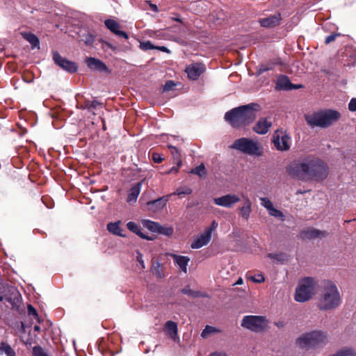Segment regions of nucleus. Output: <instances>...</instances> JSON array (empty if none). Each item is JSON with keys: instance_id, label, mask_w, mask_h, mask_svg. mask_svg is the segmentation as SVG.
Returning <instances> with one entry per match:
<instances>
[{"instance_id": "nucleus-1", "label": "nucleus", "mask_w": 356, "mask_h": 356, "mask_svg": "<svg viewBox=\"0 0 356 356\" xmlns=\"http://www.w3.org/2000/svg\"><path fill=\"white\" fill-rule=\"evenodd\" d=\"M341 303V298L337 285L327 282L318 296L317 307L321 311H330L337 308Z\"/></svg>"}, {"instance_id": "nucleus-2", "label": "nucleus", "mask_w": 356, "mask_h": 356, "mask_svg": "<svg viewBox=\"0 0 356 356\" xmlns=\"http://www.w3.org/2000/svg\"><path fill=\"white\" fill-rule=\"evenodd\" d=\"M256 118V111L250 106H242L226 113L225 118L232 127L238 128L246 126Z\"/></svg>"}, {"instance_id": "nucleus-3", "label": "nucleus", "mask_w": 356, "mask_h": 356, "mask_svg": "<svg viewBox=\"0 0 356 356\" xmlns=\"http://www.w3.org/2000/svg\"><path fill=\"white\" fill-rule=\"evenodd\" d=\"M328 341L329 337L326 332L314 330L300 336L296 340V343L302 348H316L325 346Z\"/></svg>"}, {"instance_id": "nucleus-4", "label": "nucleus", "mask_w": 356, "mask_h": 356, "mask_svg": "<svg viewBox=\"0 0 356 356\" xmlns=\"http://www.w3.org/2000/svg\"><path fill=\"white\" fill-rule=\"evenodd\" d=\"M341 114L334 110H325L305 115L307 122L313 127H327L337 122Z\"/></svg>"}, {"instance_id": "nucleus-5", "label": "nucleus", "mask_w": 356, "mask_h": 356, "mask_svg": "<svg viewBox=\"0 0 356 356\" xmlns=\"http://www.w3.org/2000/svg\"><path fill=\"white\" fill-rule=\"evenodd\" d=\"M317 282L311 277L302 279L296 289L294 299L299 302H305L310 300L317 292Z\"/></svg>"}, {"instance_id": "nucleus-6", "label": "nucleus", "mask_w": 356, "mask_h": 356, "mask_svg": "<svg viewBox=\"0 0 356 356\" xmlns=\"http://www.w3.org/2000/svg\"><path fill=\"white\" fill-rule=\"evenodd\" d=\"M230 147L253 156L259 157L264 154L262 145L248 138H241L234 140Z\"/></svg>"}, {"instance_id": "nucleus-7", "label": "nucleus", "mask_w": 356, "mask_h": 356, "mask_svg": "<svg viewBox=\"0 0 356 356\" xmlns=\"http://www.w3.org/2000/svg\"><path fill=\"white\" fill-rule=\"evenodd\" d=\"M243 327L254 332H262L268 328V321L263 316H245L242 321Z\"/></svg>"}, {"instance_id": "nucleus-8", "label": "nucleus", "mask_w": 356, "mask_h": 356, "mask_svg": "<svg viewBox=\"0 0 356 356\" xmlns=\"http://www.w3.org/2000/svg\"><path fill=\"white\" fill-rule=\"evenodd\" d=\"M309 159L302 161H294L291 162L286 168V172L289 176L293 178L306 180L307 179Z\"/></svg>"}, {"instance_id": "nucleus-9", "label": "nucleus", "mask_w": 356, "mask_h": 356, "mask_svg": "<svg viewBox=\"0 0 356 356\" xmlns=\"http://www.w3.org/2000/svg\"><path fill=\"white\" fill-rule=\"evenodd\" d=\"M307 179H323L327 177V168L325 164L318 159H309Z\"/></svg>"}, {"instance_id": "nucleus-10", "label": "nucleus", "mask_w": 356, "mask_h": 356, "mask_svg": "<svg viewBox=\"0 0 356 356\" xmlns=\"http://www.w3.org/2000/svg\"><path fill=\"white\" fill-rule=\"evenodd\" d=\"M273 143L279 151H287L290 149L291 139L286 131L277 130L273 136Z\"/></svg>"}, {"instance_id": "nucleus-11", "label": "nucleus", "mask_w": 356, "mask_h": 356, "mask_svg": "<svg viewBox=\"0 0 356 356\" xmlns=\"http://www.w3.org/2000/svg\"><path fill=\"white\" fill-rule=\"evenodd\" d=\"M53 60L57 65L67 72L74 73L77 71L78 66L74 62L62 57L58 52L53 54Z\"/></svg>"}, {"instance_id": "nucleus-12", "label": "nucleus", "mask_w": 356, "mask_h": 356, "mask_svg": "<svg viewBox=\"0 0 356 356\" xmlns=\"http://www.w3.org/2000/svg\"><path fill=\"white\" fill-rule=\"evenodd\" d=\"M240 201V197L236 194H227L213 199L216 205L231 208Z\"/></svg>"}, {"instance_id": "nucleus-13", "label": "nucleus", "mask_w": 356, "mask_h": 356, "mask_svg": "<svg viewBox=\"0 0 356 356\" xmlns=\"http://www.w3.org/2000/svg\"><path fill=\"white\" fill-rule=\"evenodd\" d=\"M205 70V67L201 63H193L186 68V72L189 79L196 80Z\"/></svg>"}, {"instance_id": "nucleus-14", "label": "nucleus", "mask_w": 356, "mask_h": 356, "mask_svg": "<svg viewBox=\"0 0 356 356\" xmlns=\"http://www.w3.org/2000/svg\"><path fill=\"white\" fill-rule=\"evenodd\" d=\"M211 239V235L209 231H204L192 242L191 247L193 249H199L207 245Z\"/></svg>"}, {"instance_id": "nucleus-15", "label": "nucleus", "mask_w": 356, "mask_h": 356, "mask_svg": "<svg viewBox=\"0 0 356 356\" xmlns=\"http://www.w3.org/2000/svg\"><path fill=\"white\" fill-rule=\"evenodd\" d=\"M170 195L163 196L147 202L148 210L154 213L161 211L169 200Z\"/></svg>"}, {"instance_id": "nucleus-16", "label": "nucleus", "mask_w": 356, "mask_h": 356, "mask_svg": "<svg viewBox=\"0 0 356 356\" xmlns=\"http://www.w3.org/2000/svg\"><path fill=\"white\" fill-rule=\"evenodd\" d=\"M300 236L302 238H323L327 236L325 231L316 229L314 228H308L301 232Z\"/></svg>"}, {"instance_id": "nucleus-17", "label": "nucleus", "mask_w": 356, "mask_h": 356, "mask_svg": "<svg viewBox=\"0 0 356 356\" xmlns=\"http://www.w3.org/2000/svg\"><path fill=\"white\" fill-rule=\"evenodd\" d=\"M164 332L174 341H177L179 339L177 324L174 321H168L165 323Z\"/></svg>"}, {"instance_id": "nucleus-18", "label": "nucleus", "mask_w": 356, "mask_h": 356, "mask_svg": "<svg viewBox=\"0 0 356 356\" xmlns=\"http://www.w3.org/2000/svg\"><path fill=\"white\" fill-rule=\"evenodd\" d=\"M272 126V122L268 118H261L254 126L253 130L258 134H266Z\"/></svg>"}, {"instance_id": "nucleus-19", "label": "nucleus", "mask_w": 356, "mask_h": 356, "mask_svg": "<svg viewBox=\"0 0 356 356\" xmlns=\"http://www.w3.org/2000/svg\"><path fill=\"white\" fill-rule=\"evenodd\" d=\"M104 24L106 28L115 35L123 37L125 39L128 38V35L125 32L120 30V26L116 21L113 19H106Z\"/></svg>"}, {"instance_id": "nucleus-20", "label": "nucleus", "mask_w": 356, "mask_h": 356, "mask_svg": "<svg viewBox=\"0 0 356 356\" xmlns=\"http://www.w3.org/2000/svg\"><path fill=\"white\" fill-rule=\"evenodd\" d=\"M86 63L89 68L92 70L104 72L107 70L106 65L100 60L90 57L86 59Z\"/></svg>"}, {"instance_id": "nucleus-21", "label": "nucleus", "mask_w": 356, "mask_h": 356, "mask_svg": "<svg viewBox=\"0 0 356 356\" xmlns=\"http://www.w3.org/2000/svg\"><path fill=\"white\" fill-rule=\"evenodd\" d=\"M281 17L280 14L274 15L266 18H262L259 20L261 26L264 27L270 28L280 24Z\"/></svg>"}, {"instance_id": "nucleus-22", "label": "nucleus", "mask_w": 356, "mask_h": 356, "mask_svg": "<svg viewBox=\"0 0 356 356\" xmlns=\"http://www.w3.org/2000/svg\"><path fill=\"white\" fill-rule=\"evenodd\" d=\"M344 65L347 66H354L356 64V50L352 47L346 49Z\"/></svg>"}, {"instance_id": "nucleus-23", "label": "nucleus", "mask_w": 356, "mask_h": 356, "mask_svg": "<svg viewBox=\"0 0 356 356\" xmlns=\"http://www.w3.org/2000/svg\"><path fill=\"white\" fill-rule=\"evenodd\" d=\"M172 258L174 259L175 263L179 267V268L184 272L187 273V266L190 259L185 256L180 255H172Z\"/></svg>"}, {"instance_id": "nucleus-24", "label": "nucleus", "mask_w": 356, "mask_h": 356, "mask_svg": "<svg viewBox=\"0 0 356 356\" xmlns=\"http://www.w3.org/2000/svg\"><path fill=\"white\" fill-rule=\"evenodd\" d=\"M276 88L282 90H290L297 87L293 86L287 76H281L277 79Z\"/></svg>"}, {"instance_id": "nucleus-25", "label": "nucleus", "mask_w": 356, "mask_h": 356, "mask_svg": "<svg viewBox=\"0 0 356 356\" xmlns=\"http://www.w3.org/2000/svg\"><path fill=\"white\" fill-rule=\"evenodd\" d=\"M121 221H117L115 222H110L107 225L108 231L114 234L122 237H125L126 236L123 234L122 229L120 227Z\"/></svg>"}, {"instance_id": "nucleus-26", "label": "nucleus", "mask_w": 356, "mask_h": 356, "mask_svg": "<svg viewBox=\"0 0 356 356\" xmlns=\"http://www.w3.org/2000/svg\"><path fill=\"white\" fill-rule=\"evenodd\" d=\"M127 229L129 230H130L131 232L135 233L136 234H137L138 236H139L142 238H145V239H147L148 241H151V240L153 239V238L149 237V236L145 235V234H143L141 232L140 227L136 222H129L127 224Z\"/></svg>"}, {"instance_id": "nucleus-27", "label": "nucleus", "mask_w": 356, "mask_h": 356, "mask_svg": "<svg viewBox=\"0 0 356 356\" xmlns=\"http://www.w3.org/2000/svg\"><path fill=\"white\" fill-rule=\"evenodd\" d=\"M79 38L81 41H83L87 45H90L94 42V36L86 29L80 31Z\"/></svg>"}, {"instance_id": "nucleus-28", "label": "nucleus", "mask_w": 356, "mask_h": 356, "mask_svg": "<svg viewBox=\"0 0 356 356\" xmlns=\"http://www.w3.org/2000/svg\"><path fill=\"white\" fill-rule=\"evenodd\" d=\"M140 187H141V183H138L136 185H134L129 191V193L127 197V202H136V199L140 192Z\"/></svg>"}, {"instance_id": "nucleus-29", "label": "nucleus", "mask_w": 356, "mask_h": 356, "mask_svg": "<svg viewBox=\"0 0 356 356\" xmlns=\"http://www.w3.org/2000/svg\"><path fill=\"white\" fill-rule=\"evenodd\" d=\"M252 212L251 203L247 200L245 204L239 208L240 216L245 220H248Z\"/></svg>"}, {"instance_id": "nucleus-30", "label": "nucleus", "mask_w": 356, "mask_h": 356, "mask_svg": "<svg viewBox=\"0 0 356 356\" xmlns=\"http://www.w3.org/2000/svg\"><path fill=\"white\" fill-rule=\"evenodd\" d=\"M5 353L6 356H16L15 351L7 343L1 341L0 343V354Z\"/></svg>"}, {"instance_id": "nucleus-31", "label": "nucleus", "mask_w": 356, "mask_h": 356, "mask_svg": "<svg viewBox=\"0 0 356 356\" xmlns=\"http://www.w3.org/2000/svg\"><path fill=\"white\" fill-rule=\"evenodd\" d=\"M220 332V330L213 326L207 325L201 333L202 338H208L209 337Z\"/></svg>"}, {"instance_id": "nucleus-32", "label": "nucleus", "mask_w": 356, "mask_h": 356, "mask_svg": "<svg viewBox=\"0 0 356 356\" xmlns=\"http://www.w3.org/2000/svg\"><path fill=\"white\" fill-rule=\"evenodd\" d=\"M141 223L144 227L152 232H157L159 230V224L158 222L149 220H142Z\"/></svg>"}, {"instance_id": "nucleus-33", "label": "nucleus", "mask_w": 356, "mask_h": 356, "mask_svg": "<svg viewBox=\"0 0 356 356\" xmlns=\"http://www.w3.org/2000/svg\"><path fill=\"white\" fill-rule=\"evenodd\" d=\"M22 35L25 40L32 44L33 47H37L39 44V40L35 35L27 33H22Z\"/></svg>"}, {"instance_id": "nucleus-34", "label": "nucleus", "mask_w": 356, "mask_h": 356, "mask_svg": "<svg viewBox=\"0 0 356 356\" xmlns=\"http://www.w3.org/2000/svg\"><path fill=\"white\" fill-rule=\"evenodd\" d=\"M191 173L197 175L200 177H204L207 175V170L205 166L201 164L191 170Z\"/></svg>"}, {"instance_id": "nucleus-35", "label": "nucleus", "mask_w": 356, "mask_h": 356, "mask_svg": "<svg viewBox=\"0 0 356 356\" xmlns=\"http://www.w3.org/2000/svg\"><path fill=\"white\" fill-rule=\"evenodd\" d=\"M192 193V190L188 188V187H181V188H179L176 190V191L170 195H169L170 196L172 195H177L178 196H181V195H189Z\"/></svg>"}, {"instance_id": "nucleus-36", "label": "nucleus", "mask_w": 356, "mask_h": 356, "mask_svg": "<svg viewBox=\"0 0 356 356\" xmlns=\"http://www.w3.org/2000/svg\"><path fill=\"white\" fill-rule=\"evenodd\" d=\"M174 232V229L171 227H162L159 225L157 233L163 234L165 236H171Z\"/></svg>"}, {"instance_id": "nucleus-37", "label": "nucleus", "mask_w": 356, "mask_h": 356, "mask_svg": "<svg viewBox=\"0 0 356 356\" xmlns=\"http://www.w3.org/2000/svg\"><path fill=\"white\" fill-rule=\"evenodd\" d=\"M169 148L171 149V153L172 154L174 159L177 162L179 166H181V155H180L179 152H178L177 149L173 146H169Z\"/></svg>"}, {"instance_id": "nucleus-38", "label": "nucleus", "mask_w": 356, "mask_h": 356, "mask_svg": "<svg viewBox=\"0 0 356 356\" xmlns=\"http://www.w3.org/2000/svg\"><path fill=\"white\" fill-rule=\"evenodd\" d=\"M261 205L265 207L268 211H269L273 207V204L272 202L267 197H260L259 198Z\"/></svg>"}, {"instance_id": "nucleus-39", "label": "nucleus", "mask_w": 356, "mask_h": 356, "mask_svg": "<svg viewBox=\"0 0 356 356\" xmlns=\"http://www.w3.org/2000/svg\"><path fill=\"white\" fill-rule=\"evenodd\" d=\"M33 356H50L40 346H35L33 348Z\"/></svg>"}, {"instance_id": "nucleus-40", "label": "nucleus", "mask_w": 356, "mask_h": 356, "mask_svg": "<svg viewBox=\"0 0 356 356\" xmlns=\"http://www.w3.org/2000/svg\"><path fill=\"white\" fill-rule=\"evenodd\" d=\"M181 291L183 293L191 296L193 298L197 297L200 295L199 292L193 291L192 289H190L189 286L184 288Z\"/></svg>"}, {"instance_id": "nucleus-41", "label": "nucleus", "mask_w": 356, "mask_h": 356, "mask_svg": "<svg viewBox=\"0 0 356 356\" xmlns=\"http://www.w3.org/2000/svg\"><path fill=\"white\" fill-rule=\"evenodd\" d=\"M140 47L141 49L147 51L149 49H154L156 48V46H154L151 42L146 41L140 42Z\"/></svg>"}, {"instance_id": "nucleus-42", "label": "nucleus", "mask_w": 356, "mask_h": 356, "mask_svg": "<svg viewBox=\"0 0 356 356\" xmlns=\"http://www.w3.org/2000/svg\"><path fill=\"white\" fill-rule=\"evenodd\" d=\"M248 279L254 283H262L265 281V278L261 274L249 276Z\"/></svg>"}, {"instance_id": "nucleus-43", "label": "nucleus", "mask_w": 356, "mask_h": 356, "mask_svg": "<svg viewBox=\"0 0 356 356\" xmlns=\"http://www.w3.org/2000/svg\"><path fill=\"white\" fill-rule=\"evenodd\" d=\"M268 213L271 216H274L275 218H283L284 215L282 211L275 208L274 207L268 211Z\"/></svg>"}, {"instance_id": "nucleus-44", "label": "nucleus", "mask_w": 356, "mask_h": 356, "mask_svg": "<svg viewBox=\"0 0 356 356\" xmlns=\"http://www.w3.org/2000/svg\"><path fill=\"white\" fill-rule=\"evenodd\" d=\"M176 84L172 81H168L163 86V92L172 90L175 87Z\"/></svg>"}, {"instance_id": "nucleus-45", "label": "nucleus", "mask_w": 356, "mask_h": 356, "mask_svg": "<svg viewBox=\"0 0 356 356\" xmlns=\"http://www.w3.org/2000/svg\"><path fill=\"white\" fill-rule=\"evenodd\" d=\"M340 36L339 33H332L331 35L327 36L325 40V44H330V42L335 40V39Z\"/></svg>"}, {"instance_id": "nucleus-46", "label": "nucleus", "mask_w": 356, "mask_h": 356, "mask_svg": "<svg viewBox=\"0 0 356 356\" xmlns=\"http://www.w3.org/2000/svg\"><path fill=\"white\" fill-rule=\"evenodd\" d=\"M348 109L350 111H356V98H352L348 104Z\"/></svg>"}, {"instance_id": "nucleus-47", "label": "nucleus", "mask_w": 356, "mask_h": 356, "mask_svg": "<svg viewBox=\"0 0 356 356\" xmlns=\"http://www.w3.org/2000/svg\"><path fill=\"white\" fill-rule=\"evenodd\" d=\"M218 227V223L216 220L211 222V227L205 229V231H209V234H212V232L214 231Z\"/></svg>"}, {"instance_id": "nucleus-48", "label": "nucleus", "mask_w": 356, "mask_h": 356, "mask_svg": "<svg viewBox=\"0 0 356 356\" xmlns=\"http://www.w3.org/2000/svg\"><path fill=\"white\" fill-rule=\"evenodd\" d=\"M28 313L29 315L34 316L36 318H38V317L36 310L31 305L28 306Z\"/></svg>"}, {"instance_id": "nucleus-49", "label": "nucleus", "mask_w": 356, "mask_h": 356, "mask_svg": "<svg viewBox=\"0 0 356 356\" xmlns=\"http://www.w3.org/2000/svg\"><path fill=\"white\" fill-rule=\"evenodd\" d=\"M152 159L156 163H159L163 161V158L157 153H154L152 154Z\"/></svg>"}, {"instance_id": "nucleus-50", "label": "nucleus", "mask_w": 356, "mask_h": 356, "mask_svg": "<svg viewBox=\"0 0 356 356\" xmlns=\"http://www.w3.org/2000/svg\"><path fill=\"white\" fill-rule=\"evenodd\" d=\"M102 48H109L113 51L116 50V47L108 42H104L102 44Z\"/></svg>"}, {"instance_id": "nucleus-51", "label": "nucleus", "mask_w": 356, "mask_h": 356, "mask_svg": "<svg viewBox=\"0 0 356 356\" xmlns=\"http://www.w3.org/2000/svg\"><path fill=\"white\" fill-rule=\"evenodd\" d=\"M100 105H102V104L99 103L98 102L92 101L90 103H88L87 106L88 107V108H96L97 106H100Z\"/></svg>"}, {"instance_id": "nucleus-52", "label": "nucleus", "mask_w": 356, "mask_h": 356, "mask_svg": "<svg viewBox=\"0 0 356 356\" xmlns=\"http://www.w3.org/2000/svg\"><path fill=\"white\" fill-rule=\"evenodd\" d=\"M137 260L140 263V264L141 266V268H145L144 261H143L142 256L140 253H138V255L137 256Z\"/></svg>"}, {"instance_id": "nucleus-53", "label": "nucleus", "mask_w": 356, "mask_h": 356, "mask_svg": "<svg viewBox=\"0 0 356 356\" xmlns=\"http://www.w3.org/2000/svg\"><path fill=\"white\" fill-rule=\"evenodd\" d=\"M209 356H227V355L223 352H215L210 354Z\"/></svg>"}, {"instance_id": "nucleus-54", "label": "nucleus", "mask_w": 356, "mask_h": 356, "mask_svg": "<svg viewBox=\"0 0 356 356\" xmlns=\"http://www.w3.org/2000/svg\"><path fill=\"white\" fill-rule=\"evenodd\" d=\"M275 325L279 328H283L285 326L284 322L280 321L275 322Z\"/></svg>"}, {"instance_id": "nucleus-55", "label": "nucleus", "mask_w": 356, "mask_h": 356, "mask_svg": "<svg viewBox=\"0 0 356 356\" xmlns=\"http://www.w3.org/2000/svg\"><path fill=\"white\" fill-rule=\"evenodd\" d=\"M267 257L271 259H278V255L277 254H274V253H270L267 255Z\"/></svg>"}, {"instance_id": "nucleus-56", "label": "nucleus", "mask_w": 356, "mask_h": 356, "mask_svg": "<svg viewBox=\"0 0 356 356\" xmlns=\"http://www.w3.org/2000/svg\"><path fill=\"white\" fill-rule=\"evenodd\" d=\"M155 49H159V50H160V51H163V52H167V53H168V52H169V50H168V48H167V47H156V48H155Z\"/></svg>"}, {"instance_id": "nucleus-57", "label": "nucleus", "mask_w": 356, "mask_h": 356, "mask_svg": "<svg viewBox=\"0 0 356 356\" xmlns=\"http://www.w3.org/2000/svg\"><path fill=\"white\" fill-rule=\"evenodd\" d=\"M180 166H179V165L177 164V167H172L168 173H171V172H177L178 171V169Z\"/></svg>"}, {"instance_id": "nucleus-58", "label": "nucleus", "mask_w": 356, "mask_h": 356, "mask_svg": "<svg viewBox=\"0 0 356 356\" xmlns=\"http://www.w3.org/2000/svg\"><path fill=\"white\" fill-rule=\"evenodd\" d=\"M243 284V280L241 277H239L234 285H241Z\"/></svg>"}, {"instance_id": "nucleus-59", "label": "nucleus", "mask_w": 356, "mask_h": 356, "mask_svg": "<svg viewBox=\"0 0 356 356\" xmlns=\"http://www.w3.org/2000/svg\"><path fill=\"white\" fill-rule=\"evenodd\" d=\"M3 300H6L8 302H10V298L6 296H0V301H2Z\"/></svg>"}, {"instance_id": "nucleus-60", "label": "nucleus", "mask_w": 356, "mask_h": 356, "mask_svg": "<svg viewBox=\"0 0 356 356\" xmlns=\"http://www.w3.org/2000/svg\"><path fill=\"white\" fill-rule=\"evenodd\" d=\"M151 8H152V10L156 11V12L158 11L157 6L156 5L152 4Z\"/></svg>"}, {"instance_id": "nucleus-61", "label": "nucleus", "mask_w": 356, "mask_h": 356, "mask_svg": "<svg viewBox=\"0 0 356 356\" xmlns=\"http://www.w3.org/2000/svg\"><path fill=\"white\" fill-rule=\"evenodd\" d=\"M40 327H39L38 325H35V326L34 327V330H35V331H40Z\"/></svg>"}]
</instances>
